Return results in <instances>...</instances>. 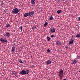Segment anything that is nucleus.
I'll return each mask as SVG.
<instances>
[{"instance_id":"obj_1","label":"nucleus","mask_w":80,"mask_h":80,"mask_svg":"<svg viewBox=\"0 0 80 80\" xmlns=\"http://www.w3.org/2000/svg\"><path fill=\"white\" fill-rule=\"evenodd\" d=\"M30 71L29 70H26L25 71L24 70H22L20 72L19 74H21L22 75H28Z\"/></svg>"},{"instance_id":"obj_2","label":"nucleus","mask_w":80,"mask_h":80,"mask_svg":"<svg viewBox=\"0 0 80 80\" xmlns=\"http://www.w3.org/2000/svg\"><path fill=\"white\" fill-rule=\"evenodd\" d=\"M63 70L62 69H61L59 72V75L60 79H62L63 77Z\"/></svg>"},{"instance_id":"obj_3","label":"nucleus","mask_w":80,"mask_h":80,"mask_svg":"<svg viewBox=\"0 0 80 80\" xmlns=\"http://www.w3.org/2000/svg\"><path fill=\"white\" fill-rule=\"evenodd\" d=\"M19 12V9L17 8H15L12 10V12L14 14H17Z\"/></svg>"},{"instance_id":"obj_4","label":"nucleus","mask_w":80,"mask_h":80,"mask_svg":"<svg viewBox=\"0 0 80 80\" xmlns=\"http://www.w3.org/2000/svg\"><path fill=\"white\" fill-rule=\"evenodd\" d=\"M0 41L2 43H6V42H8V40L7 39H5L3 38H0Z\"/></svg>"},{"instance_id":"obj_5","label":"nucleus","mask_w":80,"mask_h":80,"mask_svg":"<svg viewBox=\"0 0 80 80\" xmlns=\"http://www.w3.org/2000/svg\"><path fill=\"white\" fill-rule=\"evenodd\" d=\"M34 13H35V12L34 11H31V12H29V17H32L33 16V15H34Z\"/></svg>"},{"instance_id":"obj_6","label":"nucleus","mask_w":80,"mask_h":80,"mask_svg":"<svg viewBox=\"0 0 80 80\" xmlns=\"http://www.w3.org/2000/svg\"><path fill=\"white\" fill-rule=\"evenodd\" d=\"M56 45H62V43L60 41H57L56 43Z\"/></svg>"},{"instance_id":"obj_7","label":"nucleus","mask_w":80,"mask_h":80,"mask_svg":"<svg viewBox=\"0 0 80 80\" xmlns=\"http://www.w3.org/2000/svg\"><path fill=\"white\" fill-rule=\"evenodd\" d=\"M31 2L32 6L34 7V5H35V0H31Z\"/></svg>"},{"instance_id":"obj_8","label":"nucleus","mask_w":80,"mask_h":80,"mask_svg":"<svg viewBox=\"0 0 80 80\" xmlns=\"http://www.w3.org/2000/svg\"><path fill=\"white\" fill-rule=\"evenodd\" d=\"M51 33H53L55 32V29L54 28H52L50 30Z\"/></svg>"},{"instance_id":"obj_9","label":"nucleus","mask_w":80,"mask_h":80,"mask_svg":"<svg viewBox=\"0 0 80 80\" xmlns=\"http://www.w3.org/2000/svg\"><path fill=\"white\" fill-rule=\"evenodd\" d=\"M77 60L75 59L74 60H72V64H73V65H75V63H77Z\"/></svg>"},{"instance_id":"obj_10","label":"nucleus","mask_w":80,"mask_h":80,"mask_svg":"<svg viewBox=\"0 0 80 80\" xmlns=\"http://www.w3.org/2000/svg\"><path fill=\"white\" fill-rule=\"evenodd\" d=\"M74 41V40H73V39H72L69 42V44H72V43H73Z\"/></svg>"},{"instance_id":"obj_11","label":"nucleus","mask_w":80,"mask_h":80,"mask_svg":"<svg viewBox=\"0 0 80 80\" xmlns=\"http://www.w3.org/2000/svg\"><path fill=\"white\" fill-rule=\"evenodd\" d=\"M29 16V13H26L24 14V17H27V16Z\"/></svg>"},{"instance_id":"obj_12","label":"nucleus","mask_w":80,"mask_h":80,"mask_svg":"<svg viewBox=\"0 0 80 80\" xmlns=\"http://www.w3.org/2000/svg\"><path fill=\"white\" fill-rule=\"evenodd\" d=\"M46 63L48 65H50V64H51V61L48 60L46 61Z\"/></svg>"},{"instance_id":"obj_13","label":"nucleus","mask_w":80,"mask_h":80,"mask_svg":"<svg viewBox=\"0 0 80 80\" xmlns=\"http://www.w3.org/2000/svg\"><path fill=\"white\" fill-rule=\"evenodd\" d=\"M5 35L8 38H9V37H10V34L9 33H6Z\"/></svg>"},{"instance_id":"obj_14","label":"nucleus","mask_w":80,"mask_h":80,"mask_svg":"<svg viewBox=\"0 0 80 80\" xmlns=\"http://www.w3.org/2000/svg\"><path fill=\"white\" fill-rule=\"evenodd\" d=\"M11 51L12 52H14V51H15V47H13V46L12 47V49L11 50Z\"/></svg>"},{"instance_id":"obj_15","label":"nucleus","mask_w":80,"mask_h":80,"mask_svg":"<svg viewBox=\"0 0 80 80\" xmlns=\"http://www.w3.org/2000/svg\"><path fill=\"white\" fill-rule=\"evenodd\" d=\"M80 58V56L78 55H77L76 56V58L75 59L76 60H78V59H79Z\"/></svg>"},{"instance_id":"obj_16","label":"nucleus","mask_w":80,"mask_h":80,"mask_svg":"<svg viewBox=\"0 0 80 80\" xmlns=\"http://www.w3.org/2000/svg\"><path fill=\"white\" fill-rule=\"evenodd\" d=\"M10 26V24H7L6 26V28H8V27H9Z\"/></svg>"},{"instance_id":"obj_17","label":"nucleus","mask_w":80,"mask_h":80,"mask_svg":"<svg viewBox=\"0 0 80 80\" xmlns=\"http://www.w3.org/2000/svg\"><path fill=\"white\" fill-rule=\"evenodd\" d=\"M46 38L48 41H50V38L48 36H47Z\"/></svg>"},{"instance_id":"obj_18","label":"nucleus","mask_w":80,"mask_h":80,"mask_svg":"<svg viewBox=\"0 0 80 80\" xmlns=\"http://www.w3.org/2000/svg\"><path fill=\"white\" fill-rule=\"evenodd\" d=\"M16 73H17V72L15 71H13L12 72V74L13 75H16Z\"/></svg>"},{"instance_id":"obj_19","label":"nucleus","mask_w":80,"mask_h":80,"mask_svg":"<svg viewBox=\"0 0 80 80\" xmlns=\"http://www.w3.org/2000/svg\"><path fill=\"white\" fill-rule=\"evenodd\" d=\"M62 12V10H58L57 11V13L58 14H60Z\"/></svg>"},{"instance_id":"obj_20","label":"nucleus","mask_w":80,"mask_h":80,"mask_svg":"<svg viewBox=\"0 0 80 80\" xmlns=\"http://www.w3.org/2000/svg\"><path fill=\"white\" fill-rule=\"evenodd\" d=\"M53 19V18L52 16H51L49 18V19L50 20H52Z\"/></svg>"},{"instance_id":"obj_21","label":"nucleus","mask_w":80,"mask_h":80,"mask_svg":"<svg viewBox=\"0 0 80 80\" xmlns=\"http://www.w3.org/2000/svg\"><path fill=\"white\" fill-rule=\"evenodd\" d=\"M19 62L21 63H23V62L22 61V59H19Z\"/></svg>"},{"instance_id":"obj_22","label":"nucleus","mask_w":80,"mask_h":80,"mask_svg":"<svg viewBox=\"0 0 80 80\" xmlns=\"http://www.w3.org/2000/svg\"><path fill=\"white\" fill-rule=\"evenodd\" d=\"M48 25V22H45V24H44V26L45 27H46V26H47V25Z\"/></svg>"},{"instance_id":"obj_23","label":"nucleus","mask_w":80,"mask_h":80,"mask_svg":"<svg viewBox=\"0 0 80 80\" xmlns=\"http://www.w3.org/2000/svg\"><path fill=\"white\" fill-rule=\"evenodd\" d=\"M20 28L21 30V32H22L23 31V26H21Z\"/></svg>"},{"instance_id":"obj_24","label":"nucleus","mask_w":80,"mask_h":80,"mask_svg":"<svg viewBox=\"0 0 80 80\" xmlns=\"http://www.w3.org/2000/svg\"><path fill=\"white\" fill-rule=\"evenodd\" d=\"M80 34H78L76 35L77 38H80Z\"/></svg>"},{"instance_id":"obj_25","label":"nucleus","mask_w":80,"mask_h":80,"mask_svg":"<svg viewBox=\"0 0 80 80\" xmlns=\"http://www.w3.org/2000/svg\"><path fill=\"white\" fill-rule=\"evenodd\" d=\"M35 66H34V65H32V66H31V68H34V67Z\"/></svg>"},{"instance_id":"obj_26","label":"nucleus","mask_w":80,"mask_h":80,"mask_svg":"<svg viewBox=\"0 0 80 80\" xmlns=\"http://www.w3.org/2000/svg\"><path fill=\"white\" fill-rule=\"evenodd\" d=\"M51 38H53L54 37V35L52 34L51 36Z\"/></svg>"},{"instance_id":"obj_27","label":"nucleus","mask_w":80,"mask_h":80,"mask_svg":"<svg viewBox=\"0 0 80 80\" xmlns=\"http://www.w3.org/2000/svg\"><path fill=\"white\" fill-rule=\"evenodd\" d=\"M47 52H50V49H48L47 50Z\"/></svg>"},{"instance_id":"obj_28","label":"nucleus","mask_w":80,"mask_h":80,"mask_svg":"<svg viewBox=\"0 0 80 80\" xmlns=\"http://www.w3.org/2000/svg\"><path fill=\"white\" fill-rule=\"evenodd\" d=\"M78 20V21H80V16Z\"/></svg>"},{"instance_id":"obj_29","label":"nucleus","mask_w":80,"mask_h":80,"mask_svg":"<svg viewBox=\"0 0 80 80\" xmlns=\"http://www.w3.org/2000/svg\"><path fill=\"white\" fill-rule=\"evenodd\" d=\"M31 29H32V30H34V28L33 27H32L31 28Z\"/></svg>"},{"instance_id":"obj_30","label":"nucleus","mask_w":80,"mask_h":80,"mask_svg":"<svg viewBox=\"0 0 80 80\" xmlns=\"http://www.w3.org/2000/svg\"><path fill=\"white\" fill-rule=\"evenodd\" d=\"M4 3H2L1 4V5H4Z\"/></svg>"},{"instance_id":"obj_31","label":"nucleus","mask_w":80,"mask_h":80,"mask_svg":"<svg viewBox=\"0 0 80 80\" xmlns=\"http://www.w3.org/2000/svg\"><path fill=\"white\" fill-rule=\"evenodd\" d=\"M35 28V29H36V28H37L36 27H35V28Z\"/></svg>"},{"instance_id":"obj_32","label":"nucleus","mask_w":80,"mask_h":80,"mask_svg":"<svg viewBox=\"0 0 80 80\" xmlns=\"http://www.w3.org/2000/svg\"><path fill=\"white\" fill-rule=\"evenodd\" d=\"M63 80H66V79H63Z\"/></svg>"},{"instance_id":"obj_33","label":"nucleus","mask_w":80,"mask_h":80,"mask_svg":"<svg viewBox=\"0 0 80 80\" xmlns=\"http://www.w3.org/2000/svg\"><path fill=\"white\" fill-rule=\"evenodd\" d=\"M33 27V28H35V26H33V27Z\"/></svg>"},{"instance_id":"obj_34","label":"nucleus","mask_w":80,"mask_h":80,"mask_svg":"<svg viewBox=\"0 0 80 80\" xmlns=\"http://www.w3.org/2000/svg\"><path fill=\"white\" fill-rule=\"evenodd\" d=\"M72 37H73V36L72 35Z\"/></svg>"}]
</instances>
